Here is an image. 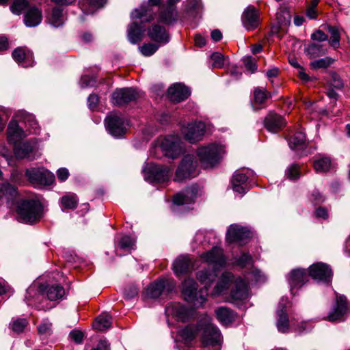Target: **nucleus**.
Wrapping results in <instances>:
<instances>
[{
  "label": "nucleus",
  "instance_id": "1",
  "mask_svg": "<svg viewBox=\"0 0 350 350\" xmlns=\"http://www.w3.org/2000/svg\"><path fill=\"white\" fill-rule=\"evenodd\" d=\"M211 321V318L206 314L199 319V325L202 331L201 341L204 347H215L221 344V333Z\"/></svg>",
  "mask_w": 350,
  "mask_h": 350
},
{
  "label": "nucleus",
  "instance_id": "2",
  "mask_svg": "<svg viewBox=\"0 0 350 350\" xmlns=\"http://www.w3.org/2000/svg\"><path fill=\"white\" fill-rule=\"evenodd\" d=\"M25 176L29 184L35 188L51 186L55 180V175L43 167L27 169Z\"/></svg>",
  "mask_w": 350,
  "mask_h": 350
},
{
  "label": "nucleus",
  "instance_id": "3",
  "mask_svg": "<svg viewBox=\"0 0 350 350\" xmlns=\"http://www.w3.org/2000/svg\"><path fill=\"white\" fill-rule=\"evenodd\" d=\"M44 215V207L36 196L23 198V223L36 224Z\"/></svg>",
  "mask_w": 350,
  "mask_h": 350
},
{
  "label": "nucleus",
  "instance_id": "4",
  "mask_svg": "<svg viewBox=\"0 0 350 350\" xmlns=\"http://www.w3.org/2000/svg\"><path fill=\"white\" fill-rule=\"evenodd\" d=\"M198 284L191 278L184 280L183 282L182 293L185 299L196 307L201 306L206 301L208 295V290H198Z\"/></svg>",
  "mask_w": 350,
  "mask_h": 350
},
{
  "label": "nucleus",
  "instance_id": "5",
  "mask_svg": "<svg viewBox=\"0 0 350 350\" xmlns=\"http://www.w3.org/2000/svg\"><path fill=\"white\" fill-rule=\"evenodd\" d=\"M199 174L198 161L194 155L184 156L178 165L174 178L176 182H182L197 176Z\"/></svg>",
  "mask_w": 350,
  "mask_h": 350
},
{
  "label": "nucleus",
  "instance_id": "6",
  "mask_svg": "<svg viewBox=\"0 0 350 350\" xmlns=\"http://www.w3.org/2000/svg\"><path fill=\"white\" fill-rule=\"evenodd\" d=\"M5 196L7 199V204L13 213H15L16 218L20 222L22 219V197L15 187L5 183L0 185V197Z\"/></svg>",
  "mask_w": 350,
  "mask_h": 350
},
{
  "label": "nucleus",
  "instance_id": "7",
  "mask_svg": "<svg viewBox=\"0 0 350 350\" xmlns=\"http://www.w3.org/2000/svg\"><path fill=\"white\" fill-rule=\"evenodd\" d=\"M172 171L167 165L150 164L145 170V178L152 183H165L169 180Z\"/></svg>",
  "mask_w": 350,
  "mask_h": 350
},
{
  "label": "nucleus",
  "instance_id": "8",
  "mask_svg": "<svg viewBox=\"0 0 350 350\" xmlns=\"http://www.w3.org/2000/svg\"><path fill=\"white\" fill-rule=\"evenodd\" d=\"M349 311V306L347 297L345 295L336 294L333 308L325 320L332 323L344 321Z\"/></svg>",
  "mask_w": 350,
  "mask_h": 350
},
{
  "label": "nucleus",
  "instance_id": "9",
  "mask_svg": "<svg viewBox=\"0 0 350 350\" xmlns=\"http://www.w3.org/2000/svg\"><path fill=\"white\" fill-rule=\"evenodd\" d=\"M175 286L173 280L161 278L151 283L144 292L146 299L158 298L163 293H170Z\"/></svg>",
  "mask_w": 350,
  "mask_h": 350
},
{
  "label": "nucleus",
  "instance_id": "10",
  "mask_svg": "<svg viewBox=\"0 0 350 350\" xmlns=\"http://www.w3.org/2000/svg\"><path fill=\"white\" fill-rule=\"evenodd\" d=\"M219 148L215 144L202 146L197 150V155L204 168L213 167L219 161Z\"/></svg>",
  "mask_w": 350,
  "mask_h": 350
},
{
  "label": "nucleus",
  "instance_id": "11",
  "mask_svg": "<svg viewBox=\"0 0 350 350\" xmlns=\"http://www.w3.org/2000/svg\"><path fill=\"white\" fill-rule=\"evenodd\" d=\"M205 131L206 125L202 121L189 123L181 129L184 138L191 144L201 141L203 139Z\"/></svg>",
  "mask_w": 350,
  "mask_h": 350
},
{
  "label": "nucleus",
  "instance_id": "12",
  "mask_svg": "<svg viewBox=\"0 0 350 350\" xmlns=\"http://www.w3.org/2000/svg\"><path fill=\"white\" fill-rule=\"evenodd\" d=\"M105 124L108 132L114 137H123L126 133V121L116 113L109 115L105 120Z\"/></svg>",
  "mask_w": 350,
  "mask_h": 350
},
{
  "label": "nucleus",
  "instance_id": "13",
  "mask_svg": "<svg viewBox=\"0 0 350 350\" xmlns=\"http://www.w3.org/2000/svg\"><path fill=\"white\" fill-rule=\"evenodd\" d=\"M200 257L206 262L213 265L214 269L219 270L226 265V258L224 250L218 246H215L209 251L203 252Z\"/></svg>",
  "mask_w": 350,
  "mask_h": 350
},
{
  "label": "nucleus",
  "instance_id": "14",
  "mask_svg": "<svg viewBox=\"0 0 350 350\" xmlns=\"http://www.w3.org/2000/svg\"><path fill=\"white\" fill-rule=\"evenodd\" d=\"M163 0H148V4H143L135 9L131 14L132 19H141L142 22H150L154 18L152 6H161Z\"/></svg>",
  "mask_w": 350,
  "mask_h": 350
},
{
  "label": "nucleus",
  "instance_id": "15",
  "mask_svg": "<svg viewBox=\"0 0 350 350\" xmlns=\"http://www.w3.org/2000/svg\"><path fill=\"white\" fill-rule=\"evenodd\" d=\"M241 22L247 31H253L260 24L259 10L254 5H248L241 15Z\"/></svg>",
  "mask_w": 350,
  "mask_h": 350
},
{
  "label": "nucleus",
  "instance_id": "16",
  "mask_svg": "<svg viewBox=\"0 0 350 350\" xmlns=\"http://www.w3.org/2000/svg\"><path fill=\"white\" fill-rule=\"evenodd\" d=\"M139 98V94L133 88H124L116 89L112 94L113 103L117 106H122Z\"/></svg>",
  "mask_w": 350,
  "mask_h": 350
},
{
  "label": "nucleus",
  "instance_id": "17",
  "mask_svg": "<svg viewBox=\"0 0 350 350\" xmlns=\"http://www.w3.org/2000/svg\"><path fill=\"white\" fill-rule=\"evenodd\" d=\"M23 21L27 27L37 26L42 21L41 9L36 5H31L27 0H23Z\"/></svg>",
  "mask_w": 350,
  "mask_h": 350
},
{
  "label": "nucleus",
  "instance_id": "18",
  "mask_svg": "<svg viewBox=\"0 0 350 350\" xmlns=\"http://www.w3.org/2000/svg\"><path fill=\"white\" fill-rule=\"evenodd\" d=\"M251 237V232L246 228L239 225H231L226 234V241L229 243H239L240 244L247 242Z\"/></svg>",
  "mask_w": 350,
  "mask_h": 350
},
{
  "label": "nucleus",
  "instance_id": "19",
  "mask_svg": "<svg viewBox=\"0 0 350 350\" xmlns=\"http://www.w3.org/2000/svg\"><path fill=\"white\" fill-rule=\"evenodd\" d=\"M8 141L13 144L16 156L18 157L22 144V131L19 126L18 121L12 119L8 127Z\"/></svg>",
  "mask_w": 350,
  "mask_h": 350
},
{
  "label": "nucleus",
  "instance_id": "20",
  "mask_svg": "<svg viewBox=\"0 0 350 350\" xmlns=\"http://www.w3.org/2000/svg\"><path fill=\"white\" fill-rule=\"evenodd\" d=\"M263 124L268 131L277 133L286 126V121L282 116L269 111L264 118Z\"/></svg>",
  "mask_w": 350,
  "mask_h": 350
},
{
  "label": "nucleus",
  "instance_id": "21",
  "mask_svg": "<svg viewBox=\"0 0 350 350\" xmlns=\"http://www.w3.org/2000/svg\"><path fill=\"white\" fill-rule=\"evenodd\" d=\"M161 147L165 155L172 159L177 158L181 153L180 139L176 135L165 137L161 142Z\"/></svg>",
  "mask_w": 350,
  "mask_h": 350
},
{
  "label": "nucleus",
  "instance_id": "22",
  "mask_svg": "<svg viewBox=\"0 0 350 350\" xmlns=\"http://www.w3.org/2000/svg\"><path fill=\"white\" fill-rule=\"evenodd\" d=\"M178 20V12L176 5L172 3L162 4L159 6L158 21L165 25H171Z\"/></svg>",
  "mask_w": 350,
  "mask_h": 350
},
{
  "label": "nucleus",
  "instance_id": "23",
  "mask_svg": "<svg viewBox=\"0 0 350 350\" xmlns=\"http://www.w3.org/2000/svg\"><path fill=\"white\" fill-rule=\"evenodd\" d=\"M308 275L314 280L327 282L332 277V270L327 265L317 262L310 266Z\"/></svg>",
  "mask_w": 350,
  "mask_h": 350
},
{
  "label": "nucleus",
  "instance_id": "24",
  "mask_svg": "<svg viewBox=\"0 0 350 350\" xmlns=\"http://www.w3.org/2000/svg\"><path fill=\"white\" fill-rule=\"evenodd\" d=\"M189 89L182 83H176L169 88L167 96L174 103H180L186 100L190 95Z\"/></svg>",
  "mask_w": 350,
  "mask_h": 350
},
{
  "label": "nucleus",
  "instance_id": "25",
  "mask_svg": "<svg viewBox=\"0 0 350 350\" xmlns=\"http://www.w3.org/2000/svg\"><path fill=\"white\" fill-rule=\"evenodd\" d=\"M249 286L247 283L238 276L235 278L230 290V296L234 300H244L247 297Z\"/></svg>",
  "mask_w": 350,
  "mask_h": 350
},
{
  "label": "nucleus",
  "instance_id": "26",
  "mask_svg": "<svg viewBox=\"0 0 350 350\" xmlns=\"http://www.w3.org/2000/svg\"><path fill=\"white\" fill-rule=\"evenodd\" d=\"M198 193V187L192 185L186 188L184 191L175 194L173 197V202L176 205L189 204L193 202Z\"/></svg>",
  "mask_w": 350,
  "mask_h": 350
},
{
  "label": "nucleus",
  "instance_id": "27",
  "mask_svg": "<svg viewBox=\"0 0 350 350\" xmlns=\"http://www.w3.org/2000/svg\"><path fill=\"white\" fill-rule=\"evenodd\" d=\"M40 154L38 139L33 137L23 141V159L31 161L40 157Z\"/></svg>",
  "mask_w": 350,
  "mask_h": 350
},
{
  "label": "nucleus",
  "instance_id": "28",
  "mask_svg": "<svg viewBox=\"0 0 350 350\" xmlns=\"http://www.w3.org/2000/svg\"><path fill=\"white\" fill-rule=\"evenodd\" d=\"M193 268V259L189 256H180L173 263V269L177 276L186 274Z\"/></svg>",
  "mask_w": 350,
  "mask_h": 350
},
{
  "label": "nucleus",
  "instance_id": "29",
  "mask_svg": "<svg viewBox=\"0 0 350 350\" xmlns=\"http://www.w3.org/2000/svg\"><path fill=\"white\" fill-rule=\"evenodd\" d=\"M248 177L240 171H237L231 178L232 189L234 192L243 194L250 190L247 183Z\"/></svg>",
  "mask_w": 350,
  "mask_h": 350
},
{
  "label": "nucleus",
  "instance_id": "30",
  "mask_svg": "<svg viewBox=\"0 0 350 350\" xmlns=\"http://www.w3.org/2000/svg\"><path fill=\"white\" fill-rule=\"evenodd\" d=\"M148 36L154 42L167 43L169 41V35L165 27L157 23L152 24L148 29Z\"/></svg>",
  "mask_w": 350,
  "mask_h": 350
},
{
  "label": "nucleus",
  "instance_id": "31",
  "mask_svg": "<svg viewBox=\"0 0 350 350\" xmlns=\"http://www.w3.org/2000/svg\"><path fill=\"white\" fill-rule=\"evenodd\" d=\"M172 315L177 319L178 321L183 323L187 322L192 319L195 314V310L189 308L179 303H174L171 305Z\"/></svg>",
  "mask_w": 350,
  "mask_h": 350
},
{
  "label": "nucleus",
  "instance_id": "32",
  "mask_svg": "<svg viewBox=\"0 0 350 350\" xmlns=\"http://www.w3.org/2000/svg\"><path fill=\"white\" fill-rule=\"evenodd\" d=\"M235 278L236 276L231 272L222 273L214 288V294L218 295L224 293L230 286H232Z\"/></svg>",
  "mask_w": 350,
  "mask_h": 350
},
{
  "label": "nucleus",
  "instance_id": "33",
  "mask_svg": "<svg viewBox=\"0 0 350 350\" xmlns=\"http://www.w3.org/2000/svg\"><path fill=\"white\" fill-rule=\"evenodd\" d=\"M23 137L38 135L40 132V127L33 114L23 111Z\"/></svg>",
  "mask_w": 350,
  "mask_h": 350
},
{
  "label": "nucleus",
  "instance_id": "34",
  "mask_svg": "<svg viewBox=\"0 0 350 350\" xmlns=\"http://www.w3.org/2000/svg\"><path fill=\"white\" fill-rule=\"evenodd\" d=\"M308 273L304 269H293L289 274L288 282L291 288H300L308 280Z\"/></svg>",
  "mask_w": 350,
  "mask_h": 350
},
{
  "label": "nucleus",
  "instance_id": "35",
  "mask_svg": "<svg viewBox=\"0 0 350 350\" xmlns=\"http://www.w3.org/2000/svg\"><path fill=\"white\" fill-rule=\"evenodd\" d=\"M288 145L290 148L297 152L301 151L299 154V157H301L305 154H303V151L306 148V137L305 134L301 131L296 132L288 139Z\"/></svg>",
  "mask_w": 350,
  "mask_h": 350
},
{
  "label": "nucleus",
  "instance_id": "36",
  "mask_svg": "<svg viewBox=\"0 0 350 350\" xmlns=\"http://www.w3.org/2000/svg\"><path fill=\"white\" fill-rule=\"evenodd\" d=\"M201 331V326L199 325V321L196 324H189L178 331V335L185 343H189L194 340L199 332Z\"/></svg>",
  "mask_w": 350,
  "mask_h": 350
},
{
  "label": "nucleus",
  "instance_id": "37",
  "mask_svg": "<svg viewBox=\"0 0 350 350\" xmlns=\"http://www.w3.org/2000/svg\"><path fill=\"white\" fill-rule=\"evenodd\" d=\"M271 98V94L265 88H256L253 92V105L257 109L266 107L268 99Z\"/></svg>",
  "mask_w": 350,
  "mask_h": 350
},
{
  "label": "nucleus",
  "instance_id": "38",
  "mask_svg": "<svg viewBox=\"0 0 350 350\" xmlns=\"http://www.w3.org/2000/svg\"><path fill=\"white\" fill-rule=\"evenodd\" d=\"M327 49L324 44L309 42L305 46L304 53L310 59L317 58L325 55Z\"/></svg>",
  "mask_w": 350,
  "mask_h": 350
},
{
  "label": "nucleus",
  "instance_id": "39",
  "mask_svg": "<svg viewBox=\"0 0 350 350\" xmlns=\"http://www.w3.org/2000/svg\"><path fill=\"white\" fill-rule=\"evenodd\" d=\"M107 0H79V5L85 14H89L103 8L107 3Z\"/></svg>",
  "mask_w": 350,
  "mask_h": 350
},
{
  "label": "nucleus",
  "instance_id": "40",
  "mask_svg": "<svg viewBox=\"0 0 350 350\" xmlns=\"http://www.w3.org/2000/svg\"><path fill=\"white\" fill-rule=\"evenodd\" d=\"M217 319L224 325H228L235 321L237 314L226 307H220L215 310Z\"/></svg>",
  "mask_w": 350,
  "mask_h": 350
},
{
  "label": "nucleus",
  "instance_id": "41",
  "mask_svg": "<svg viewBox=\"0 0 350 350\" xmlns=\"http://www.w3.org/2000/svg\"><path fill=\"white\" fill-rule=\"evenodd\" d=\"M217 271L214 269L213 270L202 269L197 273L196 278L200 283L205 284V288L208 289V286H210L215 280Z\"/></svg>",
  "mask_w": 350,
  "mask_h": 350
},
{
  "label": "nucleus",
  "instance_id": "42",
  "mask_svg": "<svg viewBox=\"0 0 350 350\" xmlns=\"http://www.w3.org/2000/svg\"><path fill=\"white\" fill-rule=\"evenodd\" d=\"M127 37L129 42L133 44L139 43L143 38V30L137 22H133L129 26Z\"/></svg>",
  "mask_w": 350,
  "mask_h": 350
},
{
  "label": "nucleus",
  "instance_id": "43",
  "mask_svg": "<svg viewBox=\"0 0 350 350\" xmlns=\"http://www.w3.org/2000/svg\"><path fill=\"white\" fill-rule=\"evenodd\" d=\"M278 322L277 327L281 332L285 333L288 330L289 320L286 312V306L283 304H280L279 309L277 311Z\"/></svg>",
  "mask_w": 350,
  "mask_h": 350
},
{
  "label": "nucleus",
  "instance_id": "44",
  "mask_svg": "<svg viewBox=\"0 0 350 350\" xmlns=\"http://www.w3.org/2000/svg\"><path fill=\"white\" fill-rule=\"evenodd\" d=\"M62 209L63 211L68 209H75L79 204V198L74 193H68L64 195L60 199Z\"/></svg>",
  "mask_w": 350,
  "mask_h": 350
},
{
  "label": "nucleus",
  "instance_id": "45",
  "mask_svg": "<svg viewBox=\"0 0 350 350\" xmlns=\"http://www.w3.org/2000/svg\"><path fill=\"white\" fill-rule=\"evenodd\" d=\"M112 324V317L107 313L98 316L94 321L92 326L98 331H105L109 328Z\"/></svg>",
  "mask_w": 350,
  "mask_h": 350
},
{
  "label": "nucleus",
  "instance_id": "46",
  "mask_svg": "<svg viewBox=\"0 0 350 350\" xmlns=\"http://www.w3.org/2000/svg\"><path fill=\"white\" fill-rule=\"evenodd\" d=\"M332 161L329 157L317 156L313 161V167L317 172H327L331 167Z\"/></svg>",
  "mask_w": 350,
  "mask_h": 350
},
{
  "label": "nucleus",
  "instance_id": "47",
  "mask_svg": "<svg viewBox=\"0 0 350 350\" xmlns=\"http://www.w3.org/2000/svg\"><path fill=\"white\" fill-rule=\"evenodd\" d=\"M48 20L49 23L55 27L61 26L64 23L63 10L58 7L53 8Z\"/></svg>",
  "mask_w": 350,
  "mask_h": 350
},
{
  "label": "nucleus",
  "instance_id": "48",
  "mask_svg": "<svg viewBox=\"0 0 350 350\" xmlns=\"http://www.w3.org/2000/svg\"><path fill=\"white\" fill-rule=\"evenodd\" d=\"M65 294L63 286L59 285H52L47 289L46 295L49 300L56 301L62 298Z\"/></svg>",
  "mask_w": 350,
  "mask_h": 350
},
{
  "label": "nucleus",
  "instance_id": "49",
  "mask_svg": "<svg viewBox=\"0 0 350 350\" xmlns=\"http://www.w3.org/2000/svg\"><path fill=\"white\" fill-rule=\"evenodd\" d=\"M301 176V165L298 163H293L285 171V176L291 180H296Z\"/></svg>",
  "mask_w": 350,
  "mask_h": 350
},
{
  "label": "nucleus",
  "instance_id": "50",
  "mask_svg": "<svg viewBox=\"0 0 350 350\" xmlns=\"http://www.w3.org/2000/svg\"><path fill=\"white\" fill-rule=\"evenodd\" d=\"M118 247L122 250L130 252L135 249V241L129 236H124L119 241Z\"/></svg>",
  "mask_w": 350,
  "mask_h": 350
},
{
  "label": "nucleus",
  "instance_id": "51",
  "mask_svg": "<svg viewBox=\"0 0 350 350\" xmlns=\"http://www.w3.org/2000/svg\"><path fill=\"white\" fill-rule=\"evenodd\" d=\"M329 33H330L329 44L334 49H336L339 46L340 40V33L338 27L335 26L329 25L327 27Z\"/></svg>",
  "mask_w": 350,
  "mask_h": 350
},
{
  "label": "nucleus",
  "instance_id": "52",
  "mask_svg": "<svg viewBox=\"0 0 350 350\" xmlns=\"http://www.w3.org/2000/svg\"><path fill=\"white\" fill-rule=\"evenodd\" d=\"M276 18L280 26H286L290 24L291 15L288 10L284 8L277 12Z\"/></svg>",
  "mask_w": 350,
  "mask_h": 350
},
{
  "label": "nucleus",
  "instance_id": "53",
  "mask_svg": "<svg viewBox=\"0 0 350 350\" xmlns=\"http://www.w3.org/2000/svg\"><path fill=\"white\" fill-rule=\"evenodd\" d=\"M9 329L14 336L22 333V319L21 317H13L9 324Z\"/></svg>",
  "mask_w": 350,
  "mask_h": 350
},
{
  "label": "nucleus",
  "instance_id": "54",
  "mask_svg": "<svg viewBox=\"0 0 350 350\" xmlns=\"http://www.w3.org/2000/svg\"><path fill=\"white\" fill-rule=\"evenodd\" d=\"M334 62V59L330 57L313 61L310 63V67L313 69L327 68Z\"/></svg>",
  "mask_w": 350,
  "mask_h": 350
},
{
  "label": "nucleus",
  "instance_id": "55",
  "mask_svg": "<svg viewBox=\"0 0 350 350\" xmlns=\"http://www.w3.org/2000/svg\"><path fill=\"white\" fill-rule=\"evenodd\" d=\"M159 46L153 43H146L139 47L142 54L146 57L152 55L158 49Z\"/></svg>",
  "mask_w": 350,
  "mask_h": 350
},
{
  "label": "nucleus",
  "instance_id": "56",
  "mask_svg": "<svg viewBox=\"0 0 350 350\" xmlns=\"http://www.w3.org/2000/svg\"><path fill=\"white\" fill-rule=\"evenodd\" d=\"M202 10V3L201 0H189L187 4L188 12L196 14L200 13Z\"/></svg>",
  "mask_w": 350,
  "mask_h": 350
},
{
  "label": "nucleus",
  "instance_id": "57",
  "mask_svg": "<svg viewBox=\"0 0 350 350\" xmlns=\"http://www.w3.org/2000/svg\"><path fill=\"white\" fill-rule=\"evenodd\" d=\"M34 64L33 53L23 47V67H31Z\"/></svg>",
  "mask_w": 350,
  "mask_h": 350
},
{
  "label": "nucleus",
  "instance_id": "58",
  "mask_svg": "<svg viewBox=\"0 0 350 350\" xmlns=\"http://www.w3.org/2000/svg\"><path fill=\"white\" fill-rule=\"evenodd\" d=\"M211 58L213 61V66L214 68H221L224 65V55L220 53H213Z\"/></svg>",
  "mask_w": 350,
  "mask_h": 350
},
{
  "label": "nucleus",
  "instance_id": "59",
  "mask_svg": "<svg viewBox=\"0 0 350 350\" xmlns=\"http://www.w3.org/2000/svg\"><path fill=\"white\" fill-rule=\"evenodd\" d=\"M252 263V257L248 253H243L237 261V264L241 267H245Z\"/></svg>",
  "mask_w": 350,
  "mask_h": 350
},
{
  "label": "nucleus",
  "instance_id": "60",
  "mask_svg": "<svg viewBox=\"0 0 350 350\" xmlns=\"http://www.w3.org/2000/svg\"><path fill=\"white\" fill-rule=\"evenodd\" d=\"M310 38L313 41H317V43H321V42L327 40L328 36L322 30L318 29L311 34Z\"/></svg>",
  "mask_w": 350,
  "mask_h": 350
},
{
  "label": "nucleus",
  "instance_id": "61",
  "mask_svg": "<svg viewBox=\"0 0 350 350\" xmlns=\"http://www.w3.org/2000/svg\"><path fill=\"white\" fill-rule=\"evenodd\" d=\"M10 12L15 15H21L22 13V0H13L10 5Z\"/></svg>",
  "mask_w": 350,
  "mask_h": 350
},
{
  "label": "nucleus",
  "instance_id": "62",
  "mask_svg": "<svg viewBox=\"0 0 350 350\" xmlns=\"http://www.w3.org/2000/svg\"><path fill=\"white\" fill-rule=\"evenodd\" d=\"M310 200L313 204L316 205L323 202L325 198L318 190H314L310 193Z\"/></svg>",
  "mask_w": 350,
  "mask_h": 350
},
{
  "label": "nucleus",
  "instance_id": "63",
  "mask_svg": "<svg viewBox=\"0 0 350 350\" xmlns=\"http://www.w3.org/2000/svg\"><path fill=\"white\" fill-rule=\"evenodd\" d=\"M244 65L245 68L251 71L252 72H254L257 69V66L256 63V60L254 57L251 56L246 57L243 59Z\"/></svg>",
  "mask_w": 350,
  "mask_h": 350
},
{
  "label": "nucleus",
  "instance_id": "64",
  "mask_svg": "<svg viewBox=\"0 0 350 350\" xmlns=\"http://www.w3.org/2000/svg\"><path fill=\"white\" fill-rule=\"evenodd\" d=\"M72 340L77 344H81L83 340V334L79 330H73L69 334Z\"/></svg>",
  "mask_w": 350,
  "mask_h": 350
}]
</instances>
